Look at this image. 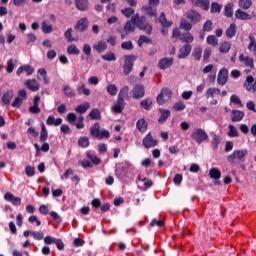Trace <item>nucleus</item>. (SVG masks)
<instances>
[{
	"label": "nucleus",
	"instance_id": "obj_8",
	"mask_svg": "<svg viewBox=\"0 0 256 256\" xmlns=\"http://www.w3.org/2000/svg\"><path fill=\"white\" fill-rule=\"evenodd\" d=\"M186 18L192 25H197V23L201 22V14L195 10H188L186 12Z\"/></svg>",
	"mask_w": 256,
	"mask_h": 256
},
{
	"label": "nucleus",
	"instance_id": "obj_2",
	"mask_svg": "<svg viewBox=\"0 0 256 256\" xmlns=\"http://www.w3.org/2000/svg\"><path fill=\"white\" fill-rule=\"evenodd\" d=\"M248 153L247 149L235 150L232 154L227 156V161L231 165H239V162L243 161Z\"/></svg>",
	"mask_w": 256,
	"mask_h": 256
},
{
	"label": "nucleus",
	"instance_id": "obj_10",
	"mask_svg": "<svg viewBox=\"0 0 256 256\" xmlns=\"http://www.w3.org/2000/svg\"><path fill=\"white\" fill-rule=\"evenodd\" d=\"M240 63H243L249 69H255V60L252 57L245 56L244 54H240L239 56Z\"/></svg>",
	"mask_w": 256,
	"mask_h": 256
},
{
	"label": "nucleus",
	"instance_id": "obj_51",
	"mask_svg": "<svg viewBox=\"0 0 256 256\" xmlns=\"http://www.w3.org/2000/svg\"><path fill=\"white\" fill-rule=\"evenodd\" d=\"M65 39H67L68 43H73L75 41V38H73V29L68 28L64 33Z\"/></svg>",
	"mask_w": 256,
	"mask_h": 256
},
{
	"label": "nucleus",
	"instance_id": "obj_30",
	"mask_svg": "<svg viewBox=\"0 0 256 256\" xmlns=\"http://www.w3.org/2000/svg\"><path fill=\"white\" fill-rule=\"evenodd\" d=\"M41 77H42L44 85H49V78L47 77V70H45V68L38 69L37 78L41 79Z\"/></svg>",
	"mask_w": 256,
	"mask_h": 256
},
{
	"label": "nucleus",
	"instance_id": "obj_45",
	"mask_svg": "<svg viewBox=\"0 0 256 256\" xmlns=\"http://www.w3.org/2000/svg\"><path fill=\"white\" fill-rule=\"evenodd\" d=\"M202 55H203V49L200 46L196 47L193 51V57L195 61H201Z\"/></svg>",
	"mask_w": 256,
	"mask_h": 256
},
{
	"label": "nucleus",
	"instance_id": "obj_5",
	"mask_svg": "<svg viewBox=\"0 0 256 256\" xmlns=\"http://www.w3.org/2000/svg\"><path fill=\"white\" fill-rule=\"evenodd\" d=\"M172 95L173 92L169 88H163L156 98L158 105H165L167 101L171 100Z\"/></svg>",
	"mask_w": 256,
	"mask_h": 256
},
{
	"label": "nucleus",
	"instance_id": "obj_53",
	"mask_svg": "<svg viewBox=\"0 0 256 256\" xmlns=\"http://www.w3.org/2000/svg\"><path fill=\"white\" fill-rule=\"evenodd\" d=\"M221 9H223V6L217 2H213L210 7L211 13H221Z\"/></svg>",
	"mask_w": 256,
	"mask_h": 256
},
{
	"label": "nucleus",
	"instance_id": "obj_24",
	"mask_svg": "<svg viewBox=\"0 0 256 256\" xmlns=\"http://www.w3.org/2000/svg\"><path fill=\"white\" fill-rule=\"evenodd\" d=\"M93 49L97 53H104V51H107V42L103 40L98 41L97 44L93 45Z\"/></svg>",
	"mask_w": 256,
	"mask_h": 256
},
{
	"label": "nucleus",
	"instance_id": "obj_57",
	"mask_svg": "<svg viewBox=\"0 0 256 256\" xmlns=\"http://www.w3.org/2000/svg\"><path fill=\"white\" fill-rule=\"evenodd\" d=\"M42 31L43 33H53V26L49 25V23H47V21H43L42 22Z\"/></svg>",
	"mask_w": 256,
	"mask_h": 256
},
{
	"label": "nucleus",
	"instance_id": "obj_40",
	"mask_svg": "<svg viewBox=\"0 0 256 256\" xmlns=\"http://www.w3.org/2000/svg\"><path fill=\"white\" fill-rule=\"evenodd\" d=\"M251 5H253V1L251 0H239L238 1V6L240 7V9H250Z\"/></svg>",
	"mask_w": 256,
	"mask_h": 256
},
{
	"label": "nucleus",
	"instance_id": "obj_37",
	"mask_svg": "<svg viewBox=\"0 0 256 256\" xmlns=\"http://www.w3.org/2000/svg\"><path fill=\"white\" fill-rule=\"evenodd\" d=\"M161 116L159 118V123H165L169 117H171V111L165 110V109H160Z\"/></svg>",
	"mask_w": 256,
	"mask_h": 256
},
{
	"label": "nucleus",
	"instance_id": "obj_43",
	"mask_svg": "<svg viewBox=\"0 0 256 256\" xmlns=\"http://www.w3.org/2000/svg\"><path fill=\"white\" fill-rule=\"evenodd\" d=\"M106 91H107L108 95L115 97V95H117V92L119 91V89L117 88V86L115 84H110L106 87Z\"/></svg>",
	"mask_w": 256,
	"mask_h": 256
},
{
	"label": "nucleus",
	"instance_id": "obj_15",
	"mask_svg": "<svg viewBox=\"0 0 256 256\" xmlns=\"http://www.w3.org/2000/svg\"><path fill=\"white\" fill-rule=\"evenodd\" d=\"M243 117H245V112H243L241 110H232L231 111L232 123H237L239 121H243Z\"/></svg>",
	"mask_w": 256,
	"mask_h": 256
},
{
	"label": "nucleus",
	"instance_id": "obj_35",
	"mask_svg": "<svg viewBox=\"0 0 256 256\" xmlns=\"http://www.w3.org/2000/svg\"><path fill=\"white\" fill-rule=\"evenodd\" d=\"M90 119L93 121H101V111H99V108H94L89 113Z\"/></svg>",
	"mask_w": 256,
	"mask_h": 256
},
{
	"label": "nucleus",
	"instance_id": "obj_55",
	"mask_svg": "<svg viewBox=\"0 0 256 256\" xmlns=\"http://www.w3.org/2000/svg\"><path fill=\"white\" fill-rule=\"evenodd\" d=\"M224 15L226 17H233V4L228 3L224 8Z\"/></svg>",
	"mask_w": 256,
	"mask_h": 256
},
{
	"label": "nucleus",
	"instance_id": "obj_64",
	"mask_svg": "<svg viewBox=\"0 0 256 256\" xmlns=\"http://www.w3.org/2000/svg\"><path fill=\"white\" fill-rule=\"evenodd\" d=\"M144 43H151V39H149L147 36L141 35L138 40V46L143 47Z\"/></svg>",
	"mask_w": 256,
	"mask_h": 256
},
{
	"label": "nucleus",
	"instance_id": "obj_47",
	"mask_svg": "<svg viewBox=\"0 0 256 256\" xmlns=\"http://www.w3.org/2000/svg\"><path fill=\"white\" fill-rule=\"evenodd\" d=\"M228 137H239V131L237 130V127L235 125H229L228 126Z\"/></svg>",
	"mask_w": 256,
	"mask_h": 256
},
{
	"label": "nucleus",
	"instance_id": "obj_46",
	"mask_svg": "<svg viewBox=\"0 0 256 256\" xmlns=\"http://www.w3.org/2000/svg\"><path fill=\"white\" fill-rule=\"evenodd\" d=\"M203 33H209L213 31V21L207 20L202 26Z\"/></svg>",
	"mask_w": 256,
	"mask_h": 256
},
{
	"label": "nucleus",
	"instance_id": "obj_1",
	"mask_svg": "<svg viewBox=\"0 0 256 256\" xmlns=\"http://www.w3.org/2000/svg\"><path fill=\"white\" fill-rule=\"evenodd\" d=\"M131 22L133 25H136L138 29L141 31H145L147 35H151V32L153 31V27L151 24L147 23V19L143 16L139 17V14H135L131 18Z\"/></svg>",
	"mask_w": 256,
	"mask_h": 256
},
{
	"label": "nucleus",
	"instance_id": "obj_59",
	"mask_svg": "<svg viewBox=\"0 0 256 256\" xmlns=\"http://www.w3.org/2000/svg\"><path fill=\"white\" fill-rule=\"evenodd\" d=\"M102 59L104 61H116L117 57L115 56V53L108 52V53L102 55Z\"/></svg>",
	"mask_w": 256,
	"mask_h": 256
},
{
	"label": "nucleus",
	"instance_id": "obj_63",
	"mask_svg": "<svg viewBox=\"0 0 256 256\" xmlns=\"http://www.w3.org/2000/svg\"><path fill=\"white\" fill-rule=\"evenodd\" d=\"M79 147L85 148L89 145V138L88 137H81L78 140Z\"/></svg>",
	"mask_w": 256,
	"mask_h": 256
},
{
	"label": "nucleus",
	"instance_id": "obj_9",
	"mask_svg": "<svg viewBox=\"0 0 256 256\" xmlns=\"http://www.w3.org/2000/svg\"><path fill=\"white\" fill-rule=\"evenodd\" d=\"M227 81H229V70L222 68L218 73L217 83L223 86L227 84Z\"/></svg>",
	"mask_w": 256,
	"mask_h": 256
},
{
	"label": "nucleus",
	"instance_id": "obj_39",
	"mask_svg": "<svg viewBox=\"0 0 256 256\" xmlns=\"http://www.w3.org/2000/svg\"><path fill=\"white\" fill-rule=\"evenodd\" d=\"M180 29H183L184 31H191V29H193V24L186 19H181Z\"/></svg>",
	"mask_w": 256,
	"mask_h": 256
},
{
	"label": "nucleus",
	"instance_id": "obj_3",
	"mask_svg": "<svg viewBox=\"0 0 256 256\" xmlns=\"http://www.w3.org/2000/svg\"><path fill=\"white\" fill-rule=\"evenodd\" d=\"M135 61H137V57L133 54L124 56V64L122 66L124 75H129L133 71Z\"/></svg>",
	"mask_w": 256,
	"mask_h": 256
},
{
	"label": "nucleus",
	"instance_id": "obj_6",
	"mask_svg": "<svg viewBox=\"0 0 256 256\" xmlns=\"http://www.w3.org/2000/svg\"><path fill=\"white\" fill-rule=\"evenodd\" d=\"M131 93L133 99H143L145 97V86L143 84H136Z\"/></svg>",
	"mask_w": 256,
	"mask_h": 256
},
{
	"label": "nucleus",
	"instance_id": "obj_28",
	"mask_svg": "<svg viewBox=\"0 0 256 256\" xmlns=\"http://www.w3.org/2000/svg\"><path fill=\"white\" fill-rule=\"evenodd\" d=\"M237 34V25L235 23L230 24L229 28L226 30V37L228 39H233Z\"/></svg>",
	"mask_w": 256,
	"mask_h": 256
},
{
	"label": "nucleus",
	"instance_id": "obj_48",
	"mask_svg": "<svg viewBox=\"0 0 256 256\" xmlns=\"http://www.w3.org/2000/svg\"><path fill=\"white\" fill-rule=\"evenodd\" d=\"M249 39L250 44L248 45V49L249 51H252L253 55L256 56V40L252 35L249 36Z\"/></svg>",
	"mask_w": 256,
	"mask_h": 256
},
{
	"label": "nucleus",
	"instance_id": "obj_19",
	"mask_svg": "<svg viewBox=\"0 0 256 256\" xmlns=\"http://www.w3.org/2000/svg\"><path fill=\"white\" fill-rule=\"evenodd\" d=\"M235 17L236 19H239L240 21H249L251 19V14L238 9L235 11Z\"/></svg>",
	"mask_w": 256,
	"mask_h": 256
},
{
	"label": "nucleus",
	"instance_id": "obj_21",
	"mask_svg": "<svg viewBox=\"0 0 256 256\" xmlns=\"http://www.w3.org/2000/svg\"><path fill=\"white\" fill-rule=\"evenodd\" d=\"M173 58H162L159 62H158V67L159 69H169V67H171V65H173Z\"/></svg>",
	"mask_w": 256,
	"mask_h": 256
},
{
	"label": "nucleus",
	"instance_id": "obj_54",
	"mask_svg": "<svg viewBox=\"0 0 256 256\" xmlns=\"http://www.w3.org/2000/svg\"><path fill=\"white\" fill-rule=\"evenodd\" d=\"M141 107H143V109H146V111H149V109H151V105H153V101L149 98L144 99L140 102Z\"/></svg>",
	"mask_w": 256,
	"mask_h": 256
},
{
	"label": "nucleus",
	"instance_id": "obj_50",
	"mask_svg": "<svg viewBox=\"0 0 256 256\" xmlns=\"http://www.w3.org/2000/svg\"><path fill=\"white\" fill-rule=\"evenodd\" d=\"M129 96V86H124L120 89L118 94V99H125Z\"/></svg>",
	"mask_w": 256,
	"mask_h": 256
},
{
	"label": "nucleus",
	"instance_id": "obj_62",
	"mask_svg": "<svg viewBox=\"0 0 256 256\" xmlns=\"http://www.w3.org/2000/svg\"><path fill=\"white\" fill-rule=\"evenodd\" d=\"M87 157L90 159V161L94 164V165H99L101 163V158L91 154V153H87Z\"/></svg>",
	"mask_w": 256,
	"mask_h": 256
},
{
	"label": "nucleus",
	"instance_id": "obj_34",
	"mask_svg": "<svg viewBox=\"0 0 256 256\" xmlns=\"http://www.w3.org/2000/svg\"><path fill=\"white\" fill-rule=\"evenodd\" d=\"M49 138V132H47V127L45 124H41V132H40V143H45V141Z\"/></svg>",
	"mask_w": 256,
	"mask_h": 256
},
{
	"label": "nucleus",
	"instance_id": "obj_49",
	"mask_svg": "<svg viewBox=\"0 0 256 256\" xmlns=\"http://www.w3.org/2000/svg\"><path fill=\"white\" fill-rule=\"evenodd\" d=\"M211 179H221V171L217 168H212L209 171Z\"/></svg>",
	"mask_w": 256,
	"mask_h": 256
},
{
	"label": "nucleus",
	"instance_id": "obj_18",
	"mask_svg": "<svg viewBox=\"0 0 256 256\" xmlns=\"http://www.w3.org/2000/svg\"><path fill=\"white\" fill-rule=\"evenodd\" d=\"M39 103H41V97H34V105L29 108V111L33 113V115H37L41 113V108H39Z\"/></svg>",
	"mask_w": 256,
	"mask_h": 256
},
{
	"label": "nucleus",
	"instance_id": "obj_33",
	"mask_svg": "<svg viewBox=\"0 0 256 256\" xmlns=\"http://www.w3.org/2000/svg\"><path fill=\"white\" fill-rule=\"evenodd\" d=\"M158 22L160 23V25L162 27H171V25H173V22L168 21L167 17L165 16V14L162 12L158 18Z\"/></svg>",
	"mask_w": 256,
	"mask_h": 256
},
{
	"label": "nucleus",
	"instance_id": "obj_25",
	"mask_svg": "<svg viewBox=\"0 0 256 256\" xmlns=\"http://www.w3.org/2000/svg\"><path fill=\"white\" fill-rule=\"evenodd\" d=\"M13 97H14L13 91L8 90L2 96V103L4 105H11V100L13 99Z\"/></svg>",
	"mask_w": 256,
	"mask_h": 256
},
{
	"label": "nucleus",
	"instance_id": "obj_26",
	"mask_svg": "<svg viewBox=\"0 0 256 256\" xmlns=\"http://www.w3.org/2000/svg\"><path fill=\"white\" fill-rule=\"evenodd\" d=\"M61 123H63V119H61V118L55 119V117H53V116H49L46 120V125H49V126L54 125V127H59V125H61Z\"/></svg>",
	"mask_w": 256,
	"mask_h": 256
},
{
	"label": "nucleus",
	"instance_id": "obj_7",
	"mask_svg": "<svg viewBox=\"0 0 256 256\" xmlns=\"http://www.w3.org/2000/svg\"><path fill=\"white\" fill-rule=\"evenodd\" d=\"M158 143L159 142L157 141V139H154L151 133H148L142 140V145L145 147V149L157 147Z\"/></svg>",
	"mask_w": 256,
	"mask_h": 256
},
{
	"label": "nucleus",
	"instance_id": "obj_41",
	"mask_svg": "<svg viewBox=\"0 0 256 256\" xmlns=\"http://www.w3.org/2000/svg\"><path fill=\"white\" fill-rule=\"evenodd\" d=\"M15 65H17V60L10 58L7 61V68H6L7 73H13V71L15 70Z\"/></svg>",
	"mask_w": 256,
	"mask_h": 256
},
{
	"label": "nucleus",
	"instance_id": "obj_27",
	"mask_svg": "<svg viewBox=\"0 0 256 256\" xmlns=\"http://www.w3.org/2000/svg\"><path fill=\"white\" fill-rule=\"evenodd\" d=\"M91 107L89 102L82 103L75 108V112L83 115V113H87V110Z\"/></svg>",
	"mask_w": 256,
	"mask_h": 256
},
{
	"label": "nucleus",
	"instance_id": "obj_23",
	"mask_svg": "<svg viewBox=\"0 0 256 256\" xmlns=\"http://www.w3.org/2000/svg\"><path fill=\"white\" fill-rule=\"evenodd\" d=\"M88 25L89 21H87V18H82L77 22L75 29L80 32L87 31Z\"/></svg>",
	"mask_w": 256,
	"mask_h": 256
},
{
	"label": "nucleus",
	"instance_id": "obj_12",
	"mask_svg": "<svg viewBox=\"0 0 256 256\" xmlns=\"http://www.w3.org/2000/svg\"><path fill=\"white\" fill-rule=\"evenodd\" d=\"M24 72L27 73L28 76L33 75V73H35V69L31 65L25 64L17 69L16 75L19 77V75H21Z\"/></svg>",
	"mask_w": 256,
	"mask_h": 256
},
{
	"label": "nucleus",
	"instance_id": "obj_44",
	"mask_svg": "<svg viewBox=\"0 0 256 256\" xmlns=\"http://www.w3.org/2000/svg\"><path fill=\"white\" fill-rule=\"evenodd\" d=\"M220 53H229L231 51V43L229 42H222L219 47Z\"/></svg>",
	"mask_w": 256,
	"mask_h": 256
},
{
	"label": "nucleus",
	"instance_id": "obj_11",
	"mask_svg": "<svg viewBox=\"0 0 256 256\" xmlns=\"http://www.w3.org/2000/svg\"><path fill=\"white\" fill-rule=\"evenodd\" d=\"M4 199L5 201H9L10 203H12L14 207H19V205H21V197H16L11 192H7L4 195Z\"/></svg>",
	"mask_w": 256,
	"mask_h": 256
},
{
	"label": "nucleus",
	"instance_id": "obj_4",
	"mask_svg": "<svg viewBox=\"0 0 256 256\" xmlns=\"http://www.w3.org/2000/svg\"><path fill=\"white\" fill-rule=\"evenodd\" d=\"M191 139H193V141L197 142L198 145H201V143H203V141H207L209 139V135L207 134V132L204 129L197 128L192 132Z\"/></svg>",
	"mask_w": 256,
	"mask_h": 256
},
{
	"label": "nucleus",
	"instance_id": "obj_17",
	"mask_svg": "<svg viewBox=\"0 0 256 256\" xmlns=\"http://www.w3.org/2000/svg\"><path fill=\"white\" fill-rule=\"evenodd\" d=\"M221 95V89L210 87L206 91V99H215V97Z\"/></svg>",
	"mask_w": 256,
	"mask_h": 256
},
{
	"label": "nucleus",
	"instance_id": "obj_58",
	"mask_svg": "<svg viewBox=\"0 0 256 256\" xmlns=\"http://www.w3.org/2000/svg\"><path fill=\"white\" fill-rule=\"evenodd\" d=\"M147 15H149V17H156L157 16V8H155V6H151L149 5V7L145 8Z\"/></svg>",
	"mask_w": 256,
	"mask_h": 256
},
{
	"label": "nucleus",
	"instance_id": "obj_22",
	"mask_svg": "<svg viewBox=\"0 0 256 256\" xmlns=\"http://www.w3.org/2000/svg\"><path fill=\"white\" fill-rule=\"evenodd\" d=\"M25 85L30 91H39V82L36 79L27 80Z\"/></svg>",
	"mask_w": 256,
	"mask_h": 256
},
{
	"label": "nucleus",
	"instance_id": "obj_16",
	"mask_svg": "<svg viewBox=\"0 0 256 256\" xmlns=\"http://www.w3.org/2000/svg\"><path fill=\"white\" fill-rule=\"evenodd\" d=\"M194 7H200L203 11H209V0H192Z\"/></svg>",
	"mask_w": 256,
	"mask_h": 256
},
{
	"label": "nucleus",
	"instance_id": "obj_56",
	"mask_svg": "<svg viewBox=\"0 0 256 256\" xmlns=\"http://www.w3.org/2000/svg\"><path fill=\"white\" fill-rule=\"evenodd\" d=\"M207 43L208 45H212V47H217V45H219V40L215 35H210L207 37Z\"/></svg>",
	"mask_w": 256,
	"mask_h": 256
},
{
	"label": "nucleus",
	"instance_id": "obj_42",
	"mask_svg": "<svg viewBox=\"0 0 256 256\" xmlns=\"http://www.w3.org/2000/svg\"><path fill=\"white\" fill-rule=\"evenodd\" d=\"M67 53L68 55H79V53H81V50H79L77 45L72 44L67 47Z\"/></svg>",
	"mask_w": 256,
	"mask_h": 256
},
{
	"label": "nucleus",
	"instance_id": "obj_38",
	"mask_svg": "<svg viewBox=\"0 0 256 256\" xmlns=\"http://www.w3.org/2000/svg\"><path fill=\"white\" fill-rule=\"evenodd\" d=\"M76 7L79 11H86L89 6V2L87 0H75Z\"/></svg>",
	"mask_w": 256,
	"mask_h": 256
},
{
	"label": "nucleus",
	"instance_id": "obj_13",
	"mask_svg": "<svg viewBox=\"0 0 256 256\" xmlns=\"http://www.w3.org/2000/svg\"><path fill=\"white\" fill-rule=\"evenodd\" d=\"M191 44H185L182 48H180L178 53V59H185V57H189L191 55Z\"/></svg>",
	"mask_w": 256,
	"mask_h": 256
},
{
	"label": "nucleus",
	"instance_id": "obj_20",
	"mask_svg": "<svg viewBox=\"0 0 256 256\" xmlns=\"http://www.w3.org/2000/svg\"><path fill=\"white\" fill-rule=\"evenodd\" d=\"M135 31V26H133L132 21H127L126 24L124 25V32L121 34V39H125L129 33H133Z\"/></svg>",
	"mask_w": 256,
	"mask_h": 256
},
{
	"label": "nucleus",
	"instance_id": "obj_36",
	"mask_svg": "<svg viewBox=\"0 0 256 256\" xmlns=\"http://www.w3.org/2000/svg\"><path fill=\"white\" fill-rule=\"evenodd\" d=\"M136 127L140 133H145L147 131V121H145L143 118L138 120Z\"/></svg>",
	"mask_w": 256,
	"mask_h": 256
},
{
	"label": "nucleus",
	"instance_id": "obj_32",
	"mask_svg": "<svg viewBox=\"0 0 256 256\" xmlns=\"http://www.w3.org/2000/svg\"><path fill=\"white\" fill-rule=\"evenodd\" d=\"M101 133V125L96 122L93 127L90 128V134L92 137H96L97 139L99 138V135Z\"/></svg>",
	"mask_w": 256,
	"mask_h": 256
},
{
	"label": "nucleus",
	"instance_id": "obj_29",
	"mask_svg": "<svg viewBox=\"0 0 256 256\" xmlns=\"http://www.w3.org/2000/svg\"><path fill=\"white\" fill-rule=\"evenodd\" d=\"M77 93L78 95H91V90L89 88H85V83H79L77 86Z\"/></svg>",
	"mask_w": 256,
	"mask_h": 256
},
{
	"label": "nucleus",
	"instance_id": "obj_14",
	"mask_svg": "<svg viewBox=\"0 0 256 256\" xmlns=\"http://www.w3.org/2000/svg\"><path fill=\"white\" fill-rule=\"evenodd\" d=\"M123 109H125V99L117 98L116 104L112 106L113 113H123Z\"/></svg>",
	"mask_w": 256,
	"mask_h": 256
},
{
	"label": "nucleus",
	"instance_id": "obj_52",
	"mask_svg": "<svg viewBox=\"0 0 256 256\" xmlns=\"http://www.w3.org/2000/svg\"><path fill=\"white\" fill-rule=\"evenodd\" d=\"M63 92L66 97H75V90H73V88H71L69 85L63 87Z\"/></svg>",
	"mask_w": 256,
	"mask_h": 256
},
{
	"label": "nucleus",
	"instance_id": "obj_31",
	"mask_svg": "<svg viewBox=\"0 0 256 256\" xmlns=\"http://www.w3.org/2000/svg\"><path fill=\"white\" fill-rule=\"evenodd\" d=\"M180 41H182V43H186V45H189V43H193V41H195V38L191 33L187 32L180 36Z\"/></svg>",
	"mask_w": 256,
	"mask_h": 256
},
{
	"label": "nucleus",
	"instance_id": "obj_60",
	"mask_svg": "<svg viewBox=\"0 0 256 256\" xmlns=\"http://www.w3.org/2000/svg\"><path fill=\"white\" fill-rule=\"evenodd\" d=\"M185 103L183 101H178L173 104L174 111H185Z\"/></svg>",
	"mask_w": 256,
	"mask_h": 256
},
{
	"label": "nucleus",
	"instance_id": "obj_61",
	"mask_svg": "<svg viewBox=\"0 0 256 256\" xmlns=\"http://www.w3.org/2000/svg\"><path fill=\"white\" fill-rule=\"evenodd\" d=\"M230 101L234 105H238L239 107H243V103L241 102V98H239V96H237L235 94L230 97Z\"/></svg>",
	"mask_w": 256,
	"mask_h": 256
}]
</instances>
